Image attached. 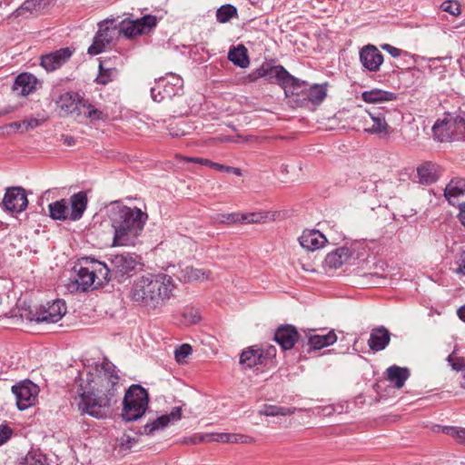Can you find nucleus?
<instances>
[{
    "instance_id": "1",
    "label": "nucleus",
    "mask_w": 465,
    "mask_h": 465,
    "mask_svg": "<svg viewBox=\"0 0 465 465\" xmlns=\"http://www.w3.org/2000/svg\"><path fill=\"white\" fill-rule=\"evenodd\" d=\"M119 379L115 366L111 361L104 359L103 362L96 363L93 371L87 373L85 384H80L74 404L82 414L96 419L106 417Z\"/></svg>"
},
{
    "instance_id": "2",
    "label": "nucleus",
    "mask_w": 465,
    "mask_h": 465,
    "mask_svg": "<svg viewBox=\"0 0 465 465\" xmlns=\"http://www.w3.org/2000/svg\"><path fill=\"white\" fill-rule=\"evenodd\" d=\"M174 287L173 277L166 273H146L134 280L128 297L139 306L155 310L173 296Z\"/></svg>"
},
{
    "instance_id": "3",
    "label": "nucleus",
    "mask_w": 465,
    "mask_h": 465,
    "mask_svg": "<svg viewBox=\"0 0 465 465\" xmlns=\"http://www.w3.org/2000/svg\"><path fill=\"white\" fill-rule=\"evenodd\" d=\"M108 218L114 229L113 247L134 246L148 219L146 213L118 203L108 208Z\"/></svg>"
},
{
    "instance_id": "4",
    "label": "nucleus",
    "mask_w": 465,
    "mask_h": 465,
    "mask_svg": "<svg viewBox=\"0 0 465 465\" xmlns=\"http://www.w3.org/2000/svg\"><path fill=\"white\" fill-rule=\"evenodd\" d=\"M149 404L147 391L141 385H132L126 391L124 401L122 418L126 422L141 419Z\"/></svg>"
},
{
    "instance_id": "5",
    "label": "nucleus",
    "mask_w": 465,
    "mask_h": 465,
    "mask_svg": "<svg viewBox=\"0 0 465 465\" xmlns=\"http://www.w3.org/2000/svg\"><path fill=\"white\" fill-rule=\"evenodd\" d=\"M119 36V29L114 19H106L98 24L92 45L87 52L91 55H96L105 49Z\"/></svg>"
},
{
    "instance_id": "6",
    "label": "nucleus",
    "mask_w": 465,
    "mask_h": 465,
    "mask_svg": "<svg viewBox=\"0 0 465 465\" xmlns=\"http://www.w3.org/2000/svg\"><path fill=\"white\" fill-rule=\"evenodd\" d=\"M39 387L29 380H24L12 386V392L15 396L16 406L25 411L35 404L39 394Z\"/></svg>"
},
{
    "instance_id": "7",
    "label": "nucleus",
    "mask_w": 465,
    "mask_h": 465,
    "mask_svg": "<svg viewBox=\"0 0 465 465\" xmlns=\"http://www.w3.org/2000/svg\"><path fill=\"white\" fill-rule=\"evenodd\" d=\"M109 261L114 279L118 282L130 275L140 263L139 257L131 252L112 255Z\"/></svg>"
},
{
    "instance_id": "8",
    "label": "nucleus",
    "mask_w": 465,
    "mask_h": 465,
    "mask_svg": "<svg viewBox=\"0 0 465 465\" xmlns=\"http://www.w3.org/2000/svg\"><path fill=\"white\" fill-rule=\"evenodd\" d=\"M157 19L153 15H144L136 20H124L117 25L119 35L124 34L127 38L148 33L156 25Z\"/></svg>"
},
{
    "instance_id": "9",
    "label": "nucleus",
    "mask_w": 465,
    "mask_h": 465,
    "mask_svg": "<svg viewBox=\"0 0 465 465\" xmlns=\"http://www.w3.org/2000/svg\"><path fill=\"white\" fill-rule=\"evenodd\" d=\"M66 313L65 302L62 300H55L52 303L41 306L32 317V321L46 323H55L59 322Z\"/></svg>"
},
{
    "instance_id": "10",
    "label": "nucleus",
    "mask_w": 465,
    "mask_h": 465,
    "mask_svg": "<svg viewBox=\"0 0 465 465\" xmlns=\"http://www.w3.org/2000/svg\"><path fill=\"white\" fill-rule=\"evenodd\" d=\"M27 205L25 190L19 186L7 188L1 202V206L8 213H20L26 209Z\"/></svg>"
},
{
    "instance_id": "11",
    "label": "nucleus",
    "mask_w": 465,
    "mask_h": 465,
    "mask_svg": "<svg viewBox=\"0 0 465 465\" xmlns=\"http://www.w3.org/2000/svg\"><path fill=\"white\" fill-rule=\"evenodd\" d=\"M75 278L72 281V288L77 291L87 292L94 289L93 271L90 265V258H83L74 267Z\"/></svg>"
},
{
    "instance_id": "12",
    "label": "nucleus",
    "mask_w": 465,
    "mask_h": 465,
    "mask_svg": "<svg viewBox=\"0 0 465 465\" xmlns=\"http://www.w3.org/2000/svg\"><path fill=\"white\" fill-rule=\"evenodd\" d=\"M268 74L270 78L275 77L283 85L286 94L291 93L292 94L299 95L301 93H303V90L300 91V89L305 85V82L291 75L282 66L271 67Z\"/></svg>"
},
{
    "instance_id": "13",
    "label": "nucleus",
    "mask_w": 465,
    "mask_h": 465,
    "mask_svg": "<svg viewBox=\"0 0 465 465\" xmlns=\"http://www.w3.org/2000/svg\"><path fill=\"white\" fill-rule=\"evenodd\" d=\"M182 418V408L177 406L172 409L167 415L157 417L152 421L147 422L142 429L141 434L154 435L155 432L164 430L169 423L178 421Z\"/></svg>"
},
{
    "instance_id": "14",
    "label": "nucleus",
    "mask_w": 465,
    "mask_h": 465,
    "mask_svg": "<svg viewBox=\"0 0 465 465\" xmlns=\"http://www.w3.org/2000/svg\"><path fill=\"white\" fill-rule=\"evenodd\" d=\"M360 62L366 70L377 72L383 63V55L376 46L369 45L360 51Z\"/></svg>"
},
{
    "instance_id": "15",
    "label": "nucleus",
    "mask_w": 465,
    "mask_h": 465,
    "mask_svg": "<svg viewBox=\"0 0 465 465\" xmlns=\"http://www.w3.org/2000/svg\"><path fill=\"white\" fill-rule=\"evenodd\" d=\"M371 124H366L364 132L374 134L381 139L388 138L391 133V128L385 120L384 114L381 112L371 113L368 112Z\"/></svg>"
},
{
    "instance_id": "16",
    "label": "nucleus",
    "mask_w": 465,
    "mask_h": 465,
    "mask_svg": "<svg viewBox=\"0 0 465 465\" xmlns=\"http://www.w3.org/2000/svg\"><path fill=\"white\" fill-rule=\"evenodd\" d=\"M452 114H448L442 119H439L432 126V134L435 140L440 143H448L455 140Z\"/></svg>"
},
{
    "instance_id": "17",
    "label": "nucleus",
    "mask_w": 465,
    "mask_h": 465,
    "mask_svg": "<svg viewBox=\"0 0 465 465\" xmlns=\"http://www.w3.org/2000/svg\"><path fill=\"white\" fill-rule=\"evenodd\" d=\"M85 99L82 98L76 93H64L60 96L59 106L66 114H74L79 116L82 114L83 104Z\"/></svg>"
},
{
    "instance_id": "18",
    "label": "nucleus",
    "mask_w": 465,
    "mask_h": 465,
    "mask_svg": "<svg viewBox=\"0 0 465 465\" xmlns=\"http://www.w3.org/2000/svg\"><path fill=\"white\" fill-rule=\"evenodd\" d=\"M298 240L300 245L308 252L319 250L327 242L326 237L318 230H305Z\"/></svg>"
},
{
    "instance_id": "19",
    "label": "nucleus",
    "mask_w": 465,
    "mask_h": 465,
    "mask_svg": "<svg viewBox=\"0 0 465 465\" xmlns=\"http://www.w3.org/2000/svg\"><path fill=\"white\" fill-rule=\"evenodd\" d=\"M299 339V333L292 325L280 326L274 334V340L283 350H291Z\"/></svg>"
},
{
    "instance_id": "20",
    "label": "nucleus",
    "mask_w": 465,
    "mask_h": 465,
    "mask_svg": "<svg viewBox=\"0 0 465 465\" xmlns=\"http://www.w3.org/2000/svg\"><path fill=\"white\" fill-rule=\"evenodd\" d=\"M72 55V51L66 47L56 52L43 55L41 58V65L46 71H54L64 64Z\"/></svg>"
},
{
    "instance_id": "21",
    "label": "nucleus",
    "mask_w": 465,
    "mask_h": 465,
    "mask_svg": "<svg viewBox=\"0 0 465 465\" xmlns=\"http://www.w3.org/2000/svg\"><path fill=\"white\" fill-rule=\"evenodd\" d=\"M90 265L94 274V289L103 287L114 279L111 265L108 266L106 263L100 261L90 258Z\"/></svg>"
},
{
    "instance_id": "22",
    "label": "nucleus",
    "mask_w": 465,
    "mask_h": 465,
    "mask_svg": "<svg viewBox=\"0 0 465 465\" xmlns=\"http://www.w3.org/2000/svg\"><path fill=\"white\" fill-rule=\"evenodd\" d=\"M465 194V178H453L444 190V196L451 205H459L460 197Z\"/></svg>"
},
{
    "instance_id": "23",
    "label": "nucleus",
    "mask_w": 465,
    "mask_h": 465,
    "mask_svg": "<svg viewBox=\"0 0 465 465\" xmlns=\"http://www.w3.org/2000/svg\"><path fill=\"white\" fill-rule=\"evenodd\" d=\"M37 79L32 74L22 73L16 76L13 85V90L18 95L26 96L35 90Z\"/></svg>"
},
{
    "instance_id": "24",
    "label": "nucleus",
    "mask_w": 465,
    "mask_h": 465,
    "mask_svg": "<svg viewBox=\"0 0 465 465\" xmlns=\"http://www.w3.org/2000/svg\"><path fill=\"white\" fill-rule=\"evenodd\" d=\"M352 252L346 248L341 247L327 254L324 260L325 269H338L346 263L351 257Z\"/></svg>"
},
{
    "instance_id": "25",
    "label": "nucleus",
    "mask_w": 465,
    "mask_h": 465,
    "mask_svg": "<svg viewBox=\"0 0 465 465\" xmlns=\"http://www.w3.org/2000/svg\"><path fill=\"white\" fill-rule=\"evenodd\" d=\"M390 340L391 334L389 331L381 326L371 331L368 344L371 351H380L386 348Z\"/></svg>"
},
{
    "instance_id": "26",
    "label": "nucleus",
    "mask_w": 465,
    "mask_h": 465,
    "mask_svg": "<svg viewBox=\"0 0 465 465\" xmlns=\"http://www.w3.org/2000/svg\"><path fill=\"white\" fill-rule=\"evenodd\" d=\"M212 272L203 268L187 266L181 270L180 280L185 282H203L211 280Z\"/></svg>"
},
{
    "instance_id": "27",
    "label": "nucleus",
    "mask_w": 465,
    "mask_h": 465,
    "mask_svg": "<svg viewBox=\"0 0 465 465\" xmlns=\"http://www.w3.org/2000/svg\"><path fill=\"white\" fill-rule=\"evenodd\" d=\"M71 209L69 219L78 221L82 218L87 206V195L84 192L74 193L70 198Z\"/></svg>"
},
{
    "instance_id": "28",
    "label": "nucleus",
    "mask_w": 465,
    "mask_h": 465,
    "mask_svg": "<svg viewBox=\"0 0 465 465\" xmlns=\"http://www.w3.org/2000/svg\"><path fill=\"white\" fill-rule=\"evenodd\" d=\"M361 99L368 104L391 102L397 99V94L379 88H373L361 93Z\"/></svg>"
},
{
    "instance_id": "29",
    "label": "nucleus",
    "mask_w": 465,
    "mask_h": 465,
    "mask_svg": "<svg viewBox=\"0 0 465 465\" xmlns=\"http://www.w3.org/2000/svg\"><path fill=\"white\" fill-rule=\"evenodd\" d=\"M264 357L262 350L254 347L244 350L240 356V364L248 369L262 365Z\"/></svg>"
},
{
    "instance_id": "30",
    "label": "nucleus",
    "mask_w": 465,
    "mask_h": 465,
    "mask_svg": "<svg viewBox=\"0 0 465 465\" xmlns=\"http://www.w3.org/2000/svg\"><path fill=\"white\" fill-rule=\"evenodd\" d=\"M179 93L171 88L164 80L161 78L156 82L155 85L151 88V95L154 102L161 103L164 100L172 99Z\"/></svg>"
},
{
    "instance_id": "31",
    "label": "nucleus",
    "mask_w": 465,
    "mask_h": 465,
    "mask_svg": "<svg viewBox=\"0 0 465 465\" xmlns=\"http://www.w3.org/2000/svg\"><path fill=\"white\" fill-rule=\"evenodd\" d=\"M419 182L422 184H430L438 180V165L426 162L417 168Z\"/></svg>"
},
{
    "instance_id": "32",
    "label": "nucleus",
    "mask_w": 465,
    "mask_h": 465,
    "mask_svg": "<svg viewBox=\"0 0 465 465\" xmlns=\"http://www.w3.org/2000/svg\"><path fill=\"white\" fill-rule=\"evenodd\" d=\"M337 341V335L333 330L326 334H312L309 336V345L313 350H321L324 347L332 345Z\"/></svg>"
},
{
    "instance_id": "33",
    "label": "nucleus",
    "mask_w": 465,
    "mask_h": 465,
    "mask_svg": "<svg viewBox=\"0 0 465 465\" xmlns=\"http://www.w3.org/2000/svg\"><path fill=\"white\" fill-rule=\"evenodd\" d=\"M388 380L394 383L397 389L403 387L405 381L410 376V371L407 368H401L397 365H392L387 369Z\"/></svg>"
},
{
    "instance_id": "34",
    "label": "nucleus",
    "mask_w": 465,
    "mask_h": 465,
    "mask_svg": "<svg viewBox=\"0 0 465 465\" xmlns=\"http://www.w3.org/2000/svg\"><path fill=\"white\" fill-rule=\"evenodd\" d=\"M137 439L127 434L116 438L114 444V451L116 456H125L137 443Z\"/></svg>"
},
{
    "instance_id": "35",
    "label": "nucleus",
    "mask_w": 465,
    "mask_h": 465,
    "mask_svg": "<svg viewBox=\"0 0 465 465\" xmlns=\"http://www.w3.org/2000/svg\"><path fill=\"white\" fill-rule=\"evenodd\" d=\"M48 209L50 217L53 220L64 221L69 219V206L67 201L64 199L51 203L48 205Z\"/></svg>"
},
{
    "instance_id": "36",
    "label": "nucleus",
    "mask_w": 465,
    "mask_h": 465,
    "mask_svg": "<svg viewBox=\"0 0 465 465\" xmlns=\"http://www.w3.org/2000/svg\"><path fill=\"white\" fill-rule=\"evenodd\" d=\"M296 408H286L276 405H264L260 411V415L267 417L287 416L295 412Z\"/></svg>"
},
{
    "instance_id": "37",
    "label": "nucleus",
    "mask_w": 465,
    "mask_h": 465,
    "mask_svg": "<svg viewBox=\"0 0 465 465\" xmlns=\"http://www.w3.org/2000/svg\"><path fill=\"white\" fill-rule=\"evenodd\" d=\"M228 58L233 64L238 65L241 68H245L250 64L246 49L243 46L231 50L229 52Z\"/></svg>"
},
{
    "instance_id": "38",
    "label": "nucleus",
    "mask_w": 465,
    "mask_h": 465,
    "mask_svg": "<svg viewBox=\"0 0 465 465\" xmlns=\"http://www.w3.org/2000/svg\"><path fill=\"white\" fill-rule=\"evenodd\" d=\"M306 98L313 104H321L326 97V89L322 85L314 84L305 92L303 91Z\"/></svg>"
},
{
    "instance_id": "39",
    "label": "nucleus",
    "mask_w": 465,
    "mask_h": 465,
    "mask_svg": "<svg viewBox=\"0 0 465 465\" xmlns=\"http://www.w3.org/2000/svg\"><path fill=\"white\" fill-rule=\"evenodd\" d=\"M237 8L230 4L223 5L216 11V19L219 23L224 24L229 22L232 18L237 17Z\"/></svg>"
},
{
    "instance_id": "40",
    "label": "nucleus",
    "mask_w": 465,
    "mask_h": 465,
    "mask_svg": "<svg viewBox=\"0 0 465 465\" xmlns=\"http://www.w3.org/2000/svg\"><path fill=\"white\" fill-rule=\"evenodd\" d=\"M450 124L453 125L455 140H465V114H452V122Z\"/></svg>"
},
{
    "instance_id": "41",
    "label": "nucleus",
    "mask_w": 465,
    "mask_h": 465,
    "mask_svg": "<svg viewBox=\"0 0 465 465\" xmlns=\"http://www.w3.org/2000/svg\"><path fill=\"white\" fill-rule=\"evenodd\" d=\"M117 75V70L115 68L104 69L103 64H99V74L96 77V83L100 84H107L112 82Z\"/></svg>"
},
{
    "instance_id": "42",
    "label": "nucleus",
    "mask_w": 465,
    "mask_h": 465,
    "mask_svg": "<svg viewBox=\"0 0 465 465\" xmlns=\"http://www.w3.org/2000/svg\"><path fill=\"white\" fill-rule=\"evenodd\" d=\"M83 109L85 110V116L92 121L104 120L106 118V114L104 112L94 108L87 100L83 104Z\"/></svg>"
},
{
    "instance_id": "43",
    "label": "nucleus",
    "mask_w": 465,
    "mask_h": 465,
    "mask_svg": "<svg viewBox=\"0 0 465 465\" xmlns=\"http://www.w3.org/2000/svg\"><path fill=\"white\" fill-rule=\"evenodd\" d=\"M268 214L263 213H240V223L250 224L266 221Z\"/></svg>"
},
{
    "instance_id": "44",
    "label": "nucleus",
    "mask_w": 465,
    "mask_h": 465,
    "mask_svg": "<svg viewBox=\"0 0 465 465\" xmlns=\"http://www.w3.org/2000/svg\"><path fill=\"white\" fill-rule=\"evenodd\" d=\"M229 433H213L201 436L198 440L194 439L192 440L193 444L203 441H216V442H229Z\"/></svg>"
},
{
    "instance_id": "45",
    "label": "nucleus",
    "mask_w": 465,
    "mask_h": 465,
    "mask_svg": "<svg viewBox=\"0 0 465 465\" xmlns=\"http://www.w3.org/2000/svg\"><path fill=\"white\" fill-rule=\"evenodd\" d=\"M443 431L455 438L460 444L465 445V429L459 427H445Z\"/></svg>"
},
{
    "instance_id": "46",
    "label": "nucleus",
    "mask_w": 465,
    "mask_h": 465,
    "mask_svg": "<svg viewBox=\"0 0 465 465\" xmlns=\"http://www.w3.org/2000/svg\"><path fill=\"white\" fill-rule=\"evenodd\" d=\"M162 80L171 86V88L176 90L178 93L182 90L183 85V81L182 77L177 74H170L166 77H162Z\"/></svg>"
},
{
    "instance_id": "47",
    "label": "nucleus",
    "mask_w": 465,
    "mask_h": 465,
    "mask_svg": "<svg viewBox=\"0 0 465 465\" xmlns=\"http://www.w3.org/2000/svg\"><path fill=\"white\" fill-rule=\"evenodd\" d=\"M192 347L187 343L179 346L174 351V357L176 361L179 363L183 362L184 360L192 353Z\"/></svg>"
},
{
    "instance_id": "48",
    "label": "nucleus",
    "mask_w": 465,
    "mask_h": 465,
    "mask_svg": "<svg viewBox=\"0 0 465 465\" xmlns=\"http://www.w3.org/2000/svg\"><path fill=\"white\" fill-rule=\"evenodd\" d=\"M23 460L27 465H46L45 458L41 453L29 452Z\"/></svg>"
},
{
    "instance_id": "49",
    "label": "nucleus",
    "mask_w": 465,
    "mask_h": 465,
    "mask_svg": "<svg viewBox=\"0 0 465 465\" xmlns=\"http://www.w3.org/2000/svg\"><path fill=\"white\" fill-rule=\"evenodd\" d=\"M240 213L218 214L215 222L219 223H240Z\"/></svg>"
},
{
    "instance_id": "50",
    "label": "nucleus",
    "mask_w": 465,
    "mask_h": 465,
    "mask_svg": "<svg viewBox=\"0 0 465 465\" xmlns=\"http://www.w3.org/2000/svg\"><path fill=\"white\" fill-rule=\"evenodd\" d=\"M441 6L443 11L450 13L452 15H459L460 14V7L457 1H446Z\"/></svg>"
},
{
    "instance_id": "51",
    "label": "nucleus",
    "mask_w": 465,
    "mask_h": 465,
    "mask_svg": "<svg viewBox=\"0 0 465 465\" xmlns=\"http://www.w3.org/2000/svg\"><path fill=\"white\" fill-rule=\"evenodd\" d=\"M211 168H213L219 172H225V173H231L237 176L242 175V171L239 168L232 167V166H226L218 163H211Z\"/></svg>"
},
{
    "instance_id": "52",
    "label": "nucleus",
    "mask_w": 465,
    "mask_h": 465,
    "mask_svg": "<svg viewBox=\"0 0 465 465\" xmlns=\"http://www.w3.org/2000/svg\"><path fill=\"white\" fill-rule=\"evenodd\" d=\"M254 442V439L243 435V434H230V440L229 443H246V444H252Z\"/></svg>"
},
{
    "instance_id": "53",
    "label": "nucleus",
    "mask_w": 465,
    "mask_h": 465,
    "mask_svg": "<svg viewBox=\"0 0 465 465\" xmlns=\"http://www.w3.org/2000/svg\"><path fill=\"white\" fill-rule=\"evenodd\" d=\"M13 430L6 424L0 425V446L5 444L12 436Z\"/></svg>"
},
{
    "instance_id": "54",
    "label": "nucleus",
    "mask_w": 465,
    "mask_h": 465,
    "mask_svg": "<svg viewBox=\"0 0 465 465\" xmlns=\"http://www.w3.org/2000/svg\"><path fill=\"white\" fill-rule=\"evenodd\" d=\"M456 263L458 267L455 269V272L465 275V250H463L457 258Z\"/></svg>"
},
{
    "instance_id": "55",
    "label": "nucleus",
    "mask_w": 465,
    "mask_h": 465,
    "mask_svg": "<svg viewBox=\"0 0 465 465\" xmlns=\"http://www.w3.org/2000/svg\"><path fill=\"white\" fill-rule=\"evenodd\" d=\"M41 124V121L36 118H31L28 120L23 121V124L25 131H28L30 129H34L37 126H39Z\"/></svg>"
},
{
    "instance_id": "56",
    "label": "nucleus",
    "mask_w": 465,
    "mask_h": 465,
    "mask_svg": "<svg viewBox=\"0 0 465 465\" xmlns=\"http://www.w3.org/2000/svg\"><path fill=\"white\" fill-rule=\"evenodd\" d=\"M183 159L186 162L195 163L202 165H207L209 167H211V163H213V162H211L210 160L204 158L183 157Z\"/></svg>"
},
{
    "instance_id": "57",
    "label": "nucleus",
    "mask_w": 465,
    "mask_h": 465,
    "mask_svg": "<svg viewBox=\"0 0 465 465\" xmlns=\"http://www.w3.org/2000/svg\"><path fill=\"white\" fill-rule=\"evenodd\" d=\"M382 48L387 51L392 57H398L401 55V51L391 45H384Z\"/></svg>"
},
{
    "instance_id": "58",
    "label": "nucleus",
    "mask_w": 465,
    "mask_h": 465,
    "mask_svg": "<svg viewBox=\"0 0 465 465\" xmlns=\"http://www.w3.org/2000/svg\"><path fill=\"white\" fill-rule=\"evenodd\" d=\"M460 213L459 218L463 226H465V203H459Z\"/></svg>"
},
{
    "instance_id": "59",
    "label": "nucleus",
    "mask_w": 465,
    "mask_h": 465,
    "mask_svg": "<svg viewBox=\"0 0 465 465\" xmlns=\"http://www.w3.org/2000/svg\"><path fill=\"white\" fill-rule=\"evenodd\" d=\"M33 6V1H25L23 5L17 9L18 15H22L24 10H30Z\"/></svg>"
},
{
    "instance_id": "60",
    "label": "nucleus",
    "mask_w": 465,
    "mask_h": 465,
    "mask_svg": "<svg viewBox=\"0 0 465 465\" xmlns=\"http://www.w3.org/2000/svg\"><path fill=\"white\" fill-rule=\"evenodd\" d=\"M62 141L64 144L72 146L74 144V138L73 136L62 135Z\"/></svg>"
},
{
    "instance_id": "61",
    "label": "nucleus",
    "mask_w": 465,
    "mask_h": 465,
    "mask_svg": "<svg viewBox=\"0 0 465 465\" xmlns=\"http://www.w3.org/2000/svg\"><path fill=\"white\" fill-rule=\"evenodd\" d=\"M458 315L460 317V320H462L463 322H465V305L461 306L459 310H458Z\"/></svg>"
},
{
    "instance_id": "62",
    "label": "nucleus",
    "mask_w": 465,
    "mask_h": 465,
    "mask_svg": "<svg viewBox=\"0 0 465 465\" xmlns=\"http://www.w3.org/2000/svg\"><path fill=\"white\" fill-rule=\"evenodd\" d=\"M9 126L15 128V129H19L22 126H24V124H23V122H14V123L10 124Z\"/></svg>"
},
{
    "instance_id": "63",
    "label": "nucleus",
    "mask_w": 465,
    "mask_h": 465,
    "mask_svg": "<svg viewBox=\"0 0 465 465\" xmlns=\"http://www.w3.org/2000/svg\"><path fill=\"white\" fill-rule=\"evenodd\" d=\"M16 465H27V464H25V461L22 458V459L19 460V461L17 462Z\"/></svg>"
},
{
    "instance_id": "64",
    "label": "nucleus",
    "mask_w": 465,
    "mask_h": 465,
    "mask_svg": "<svg viewBox=\"0 0 465 465\" xmlns=\"http://www.w3.org/2000/svg\"><path fill=\"white\" fill-rule=\"evenodd\" d=\"M463 378L465 379V373H464V375H463Z\"/></svg>"
}]
</instances>
